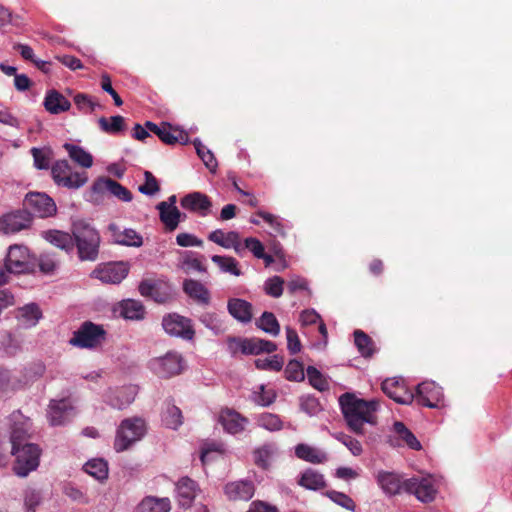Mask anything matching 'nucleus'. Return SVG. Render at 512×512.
I'll use <instances>...</instances> for the list:
<instances>
[{
	"label": "nucleus",
	"mask_w": 512,
	"mask_h": 512,
	"mask_svg": "<svg viewBox=\"0 0 512 512\" xmlns=\"http://www.w3.org/2000/svg\"><path fill=\"white\" fill-rule=\"evenodd\" d=\"M147 366L157 377L168 379L183 372L185 360L181 353L171 350L163 356L150 359Z\"/></svg>",
	"instance_id": "nucleus-5"
},
{
	"label": "nucleus",
	"mask_w": 512,
	"mask_h": 512,
	"mask_svg": "<svg viewBox=\"0 0 512 512\" xmlns=\"http://www.w3.org/2000/svg\"><path fill=\"white\" fill-rule=\"evenodd\" d=\"M182 266L187 271L193 270L200 273H205L207 271L197 254L192 251L184 252Z\"/></svg>",
	"instance_id": "nucleus-56"
},
{
	"label": "nucleus",
	"mask_w": 512,
	"mask_h": 512,
	"mask_svg": "<svg viewBox=\"0 0 512 512\" xmlns=\"http://www.w3.org/2000/svg\"><path fill=\"white\" fill-rule=\"evenodd\" d=\"M307 377L309 383L318 391H326L329 389V383L324 375L314 366L307 367Z\"/></svg>",
	"instance_id": "nucleus-50"
},
{
	"label": "nucleus",
	"mask_w": 512,
	"mask_h": 512,
	"mask_svg": "<svg viewBox=\"0 0 512 512\" xmlns=\"http://www.w3.org/2000/svg\"><path fill=\"white\" fill-rule=\"evenodd\" d=\"M301 409L309 416H314L321 411V405L316 397L304 396L301 398Z\"/></svg>",
	"instance_id": "nucleus-63"
},
{
	"label": "nucleus",
	"mask_w": 512,
	"mask_h": 512,
	"mask_svg": "<svg viewBox=\"0 0 512 512\" xmlns=\"http://www.w3.org/2000/svg\"><path fill=\"white\" fill-rule=\"evenodd\" d=\"M254 364L259 370L278 372L283 368L284 360L279 355H273L271 357L257 358Z\"/></svg>",
	"instance_id": "nucleus-48"
},
{
	"label": "nucleus",
	"mask_w": 512,
	"mask_h": 512,
	"mask_svg": "<svg viewBox=\"0 0 512 512\" xmlns=\"http://www.w3.org/2000/svg\"><path fill=\"white\" fill-rule=\"evenodd\" d=\"M42 495L39 490L27 488L24 491V507L27 512H35L37 506L41 503Z\"/></svg>",
	"instance_id": "nucleus-58"
},
{
	"label": "nucleus",
	"mask_w": 512,
	"mask_h": 512,
	"mask_svg": "<svg viewBox=\"0 0 512 512\" xmlns=\"http://www.w3.org/2000/svg\"><path fill=\"white\" fill-rule=\"evenodd\" d=\"M255 492L254 484L248 480H239L227 483L224 487V493L229 500H250Z\"/></svg>",
	"instance_id": "nucleus-23"
},
{
	"label": "nucleus",
	"mask_w": 512,
	"mask_h": 512,
	"mask_svg": "<svg viewBox=\"0 0 512 512\" xmlns=\"http://www.w3.org/2000/svg\"><path fill=\"white\" fill-rule=\"evenodd\" d=\"M156 209L159 211V218L168 231H174L179 223L186 218L177 207L167 208L165 203H158Z\"/></svg>",
	"instance_id": "nucleus-35"
},
{
	"label": "nucleus",
	"mask_w": 512,
	"mask_h": 512,
	"mask_svg": "<svg viewBox=\"0 0 512 512\" xmlns=\"http://www.w3.org/2000/svg\"><path fill=\"white\" fill-rule=\"evenodd\" d=\"M376 480L380 488L387 495H395L403 488L400 476L394 472L379 471Z\"/></svg>",
	"instance_id": "nucleus-37"
},
{
	"label": "nucleus",
	"mask_w": 512,
	"mask_h": 512,
	"mask_svg": "<svg viewBox=\"0 0 512 512\" xmlns=\"http://www.w3.org/2000/svg\"><path fill=\"white\" fill-rule=\"evenodd\" d=\"M392 433L388 437V443L392 447H407L411 450L422 449L420 441L413 432L401 421H395L392 426Z\"/></svg>",
	"instance_id": "nucleus-16"
},
{
	"label": "nucleus",
	"mask_w": 512,
	"mask_h": 512,
	"mask_svg": "<svg viewBox=\"0 0 512 512\" xmlns=\"http://www.w3.org/2000/svg\"><path fill=\"white\" fill-rule=\"evenodd\" d=\"M258 425L265 430L274 432L282 429V421L278 415L263 413L258 418Z\"/></svg>",
	"instance_id": "nucleus-54"
},
{
	"label": "nucleus",
	"mask_w": 512,
	"mask_h": 512,
	"mask_svg": "<svg viewBox=\"0 0 512 512\" xmlns=\"http://www.w3.org/2000/svg\"><path fill=\"white\" fill-rule=\"evenodd\" d=\"M58 260L53 254L43 253L38 260V266L42 273L53 274L58 267Z\"/></svg>",
	"instance_id": "nucleus-59"
},
{
	"label": "nucleus",
	"mask_w": 512,
	"mask_h": 512,
	"mask_svg": "<svg viewBox=\"0 0 512 512\" xmlns=\"http://www.w3.org/2000/svg\"><path fill=\"white\" fill-rule=\"evenodd\" d=\"M114 314L126 320H142L145 316V308L140 301L125 299L113 308Z\"/></svg>",
	"instance_id": "nucleus-24"
},
{
	"label": "nucleus",
	"mask_w": 512,
	"mask_h": 512,
	"mask_svg": "<svg viewBox=\"0 0 512 512\" xmlns=\"http://www.w3.org/2000/svg\"><path fill=\"white\" fill-rule=\"evenodd\" d=\"M276 399V393L274 390H266L264 385H260L259 391L253 393V400L256 404L267 407L271 405Z\"/></svg>",
	"instance_id": "nucleus-57"
},
{
	"label": "nucleus",
	"mask_w": 512,
	"mask_h": 512,
	"mask_svg": "<svg viewBox=\"0 0 512 512\" xmlns=\"http://www.w3.org/2000/svg\"><path fill=\"white\" fill-rule=\"evenodd\" d=\"M414 400L428 408H439L444 395L442 388L434 381H424L417 385Z\"/></svg>",
	"instance_id": "nucleus-13"
},
{
	"label": "nucleus",
	"mask_w": 512,
	"mask_h": 512,
	"mask_svg": "<svg viewBox=\"0 0 512 512\" xmlns=\"http://www.w3.org/2000/svg\"><path fill=\"white\" fill-rule=\"evenodd\" d=\"M76 410L70 397L52 399L47 410V417L52 426H62L70 422Z\"/></svg>",
	"instance_id": "nucleus-10"
},
{
	"label": "nucleus",
	"mask_w": 512,
	"mask_h": 512,
	"mask_svg": "<svg viewBox=\"0 0 512 512\" xmlns=\"http://www.w3.org/2000/svg\"><path fill=\"white\" fill-rule=\"evenodd\" d=\"M146 126L149 128L152 134L156 135L161 141H163L166 144L187 142V135L182 132H178L177 134L173 133L172 128L169 124L163 123L160 126H158L151 121H147Z\"/></svg>",
	"instance_id": "nucleus-31"
},
{
	"label": "nucleus",
	"mask_w": 512,
	"mask_h": 512,
	"mask_svg": "<svg viewBox=\"0 0 512 512\" xmlns=\"http://www.w3.org/2000/svg\"><path fill=\"white\" fill-rule=\"evenodd\" d=\"M111 241L114 244L127 247H140L143 244L142 236L132 228H121L115 223L108 225Z\"/></svg>",
	"instance_id": "nucleus-20"
},
{
	"label": "nucleus",
	"mask_w": 512,
	"mask_h": 512,
	"mask_svg": "<svg viewBox=\"0 0 512 512\" xmlns=\"http://www.w3.org/2000/svg\"><path fill=\"white\" fill-rule=\"evenodd\" d=\"M199 322L209 329L214 335H220L225 332L224 322L216 312L206 311L198 316Z\"/></svg>",
	"instance_id": "nucleus-42"
},
{
	"label": "nucleus",
	"mask_w": 512,
	"mask_h": 512,
	"mask_svg": "<svg viewBox=\"0 0 512 512\" xmlns=\"http://www.w3.org/2000/svg\"><path fill=\"white\" fill-rule=\"evenodd\" d=\"M162 327L167 334L185 341H192L195 330L191 319L176 313L168 314L162 319Z\"/></svg>",
	"instance_id": "nucleus-9"
},
{
	"label": "nucleus",
	"mask_w": 512,
	"mask_h": 512,
	"mask_svg": "<svg viewBox=\"0 0 512 512\" xmlns=\"http://www.w3.org/2000/svg\"><path fill=\"white\" fill-rule=\"evenodd\" d=\"M236 233L237 231H229L225 233L221 229H216L209 233L208 240L225 249H230L232 240L236 239Z\"/></svg>",
	"instance_id": "nucleus-49"
},
{
	"label": "nucleus",
	"mask_w": 512,
	"mask_h": 512,
	"mask_svg": "<svg viewBox=\"0 0 512 512\" xmlns=\"http://www.w3.org/2000/svg\"><path fill=\"white\" fill-rule=\"evenodd\" d=\"M146 423L140 417L126 418L121 421L116 431L114 449L117 452L128 450L146 434Z\"/></svg>",
	"instance_id": "nucleus-4"
},
{
	"label": "nucleus",
	"mask_w": 512,
	"mask_h": 512,
	"mask_svg": "<svg viewBox=\"0 0 512 512\" xmlns=\"http://www.w3.org/2000/svg\"><path fill=\"white\" fill-rule=\"evenodd\" d=\"M242 354L244 355H258L261 353H273L277 350V345L266 339L257 337L243 338Z\"/></svg>",
	"instance_id": "nucleus-33"
},
{
	"label": "nucleus",
	"mask_w": 512,
	"mask_h": 512,
	"mask_svg": "<svg viewBox=\"0 0 512 512\" xmlns=\"http://www.w3.org/2000/svg\"><path fill=\"white\" fill-rule=\"evenodd\" d=\"M63 147L71 160H93V156L89 152L76 144L65 143Z\"/></svg>",
	"instance_id": "nucleus-62"
},
{
	"label": "nucleus",
	"mask_w": 512,
	"mask_h": 512,
	"mask_svg": "<svg viewBox=\"0 0 512 512\" xmlns=\"http://www.w3.org/2000/svg\"><path fill=\"white\" fill-rule=\"evenodd\" d=\"M339 405L348 428L355 434L362 435L365 424H377L376 413L380 410L378 399L364 400L347 392L339 397Z\"/></svg>",
	"instance_id": "nucleus-1"
},
{
	"label": "nucleus",
	"mask_w": 512,
	"mask_h": 512,
	"mask_svg": "<svg viewBox=\"0 0 512 512\" xmlns=\"http://www.w3.org/2000/svg\"><path fill=\"white\" fill-rule=\"evenodd\" d=\"M11 453L15 456L13 471L17 476L26 477L38 468L41 454L38 445L26 443L20 447H12Z\"/></svg>",
	"instance_id": "nucleus-6"
},
{
	"label": "nucleus",
	"mask_w": 512,
	"mask_h": 512,
	"mask_svg": "<svg viewBox=\"0 0 512 512\" xmlns=\"http://www.w3.org/2000/svg\"><path fill=\"white\" fill-rule=\"evenodd\" d=\"M256 216L270 226L271 232L269 234L273 237L285 238L287 237L288 231L292 228L289 221L264 210H258Z\"/></svg>",
	"instance_id": "nucleus-28"
},
{
	"label": "nucleus",
	"mask_w": 512,
	"mask_h": 512,
	"mask_svg": "<svg viewBox=\"0 0 512 512\" xmlns=\"http://www.w3.org/2000/svg\"><path fill=\"white\" fill-rule=\"evenodd\" d=\"M11 435L10 441L12 447H20L26 444L30 437L31 422L20 411H15L10 415Z\"/></svg>",
	"instance_id": "nucleus-17"
},
{
	"label": "nucleus",
	"mask_w": 512,
	"mask_h": 512,
	"mask_svg": "<svg viewBox=\"0 0 512 512\" xmlns=\"http://www.w3.org/2000/svg\"><path fill=\"white\" fill-rule=\"evenodd\" d=\"M43 237L46 241L68 254L74 251L73 234L60 230H48L43 232Z\"/></svg>",
	"instance_id": "nucleus-34"
},
{
	"label": "nucleus",
	"mask_w": 512,
	"mask_h": 512,
	"mask_svg": "<svg viewBox=\"0 0 512 512\" xmlns=\"http://www.w3.org/2000/svg\"><path fill=\"white\" fill-rule=\"evenodd\" d=\"M41 318L42 311L36 303H28L18 308L16 312L18 325L25 329L34 327Z\"/></svg>",
	"instance_id": "nucleus-30"
},
{
	"label": "nucleus",
	"mask_w": 512,
	"mask_h": 512,
	"mask_svg": "<svg viewBox=\"0 0 512 512\" xmlns=\"http://www.w3.org/2000/svg\"><path fill=\"white\" fill-rule=\"evenodd\" d=\"M4 265L6 270L13 274H23L31 271L32 265L29 261L28 248L24 245H11L8 249Z\"/></svg>",
	"instance_id": "nucleus-11"
},
{
	"label": "nucleus",
	"mask_w": 512,
	"mask_h": 512,
	"mask_svg": "<svg viewBox=\"0 0 512 512\" xmlns=\"http://www.w3.org/2000/svg\"><path fill=\"white\" fill-rule=\"evenodd\" d=\"M298 484L307 490L317 491L326 486V481L323 474L308 468L301 473Z\"/></svg>",
	"instance_id": "nucleus-38"
},
{
	"label": "nucleus",
	"mask_w": 512,
	"mask_h": 512,
	"mask_svg": "<svg viewBox=\"0 0 512 512\" xmlns=\"http://www.w3.org/2000/svg\"><path fill=\"white\" fill-rule=\"evenodd\" d=\"M353 335L354 344L360 355L364 358L372 357L376 352V347L371 337L362 330H355Z\"/></svg>",
	"instance_id": "nucleus-41"
},
{
	"label": "nucleus",
	"mask_w": 512,
	"mask_h": 512,
	"mask_svg": "<svg viewBox=\"0 0 512 512\" xmlns=\"http://www.w3.org/2000/svg\"><path fill=\"white\" fill-rule=\"evenodd\" d=\"M333 437L345 445L352 455L359 456L362 454V445L357 439L343 432H336L333 434Z\"/></svg>",
	"instance_id": "nucleus-53"
},
{
	"label": "nucleus",
	"mask_w": 512,
	"mask_h": 512,
	"mask_svg": "<svg viewBox=\"0 0 512 512\" xmlns=\"http://www.w3.org/2000/svg\"><path fill=\"white\" fill-rule=\"evenodd\" d=\"M219 422L226 432L234 435L245 429L247 419L234 410L225 409L219 415Z\"/></svg>",
	"instance_id": "nucleus-29"
},
{
	"label": "nucleus",
	"mask_w": 512,
	"mask_h": 512,
	"mask_svg": "<svg viewBox=\"0 0 512 512\" xmlns=\"http://www.w3.org/2000/svg\"><path fill=\"white\" fill-rule=\"evenodd\" d=\"M198 490V484L189 477H182L176 483V496L178 503L183 508L191 506L196 492Z\"/></svg>",
	"instance_id": "nucleus-26"
},
{
	"label": "nucleus",
	"mask_w": 512,
	"mask_h": 512,
	"mask_svg": "<svg viewBox=\"0 0 512 512\" xmlns=\"http://www.w3.org/2000/svg\"><path fill=\"white\" fill-rule=\"evenodd\" d=\"M98 123L101 130L109 134H118L124 129V118L120 115L101 117Z\"/></svg>",
	"instance_id": "nucleus-47"
},
{
	"label": "nucleus",
	"mask_w": 512,
	"mask_h": 512,
	"mask_svg": "<svg viewBox=\"0 0 512 512\" xmlns=\"http://www.w3.org/2000/svg\"><path fill=\"white\" fill-rule=\"evenodd\" d=\"M71 231L74 237V248H77L78 258L81 261H96L100 247L98 231L84 221L73 223Z\"/></svg>",
	"instance_id": "nucleus-3"
},
{
	"label": "nucleus",
	"mask_w": 512,
	"mask_h": 512,
	"mask_svg": "<svg viewBox=\"0 0 512 512\" xmlns=\"http://www.w3.org/2000/svg\"><path fill=\"white\" fill-rule=\"evenodd\" d=\"M137 394V387L134 385L122 386L115 389H108L104 394V401L115 409H124L130 405Z\"/></svg>",
	"instance_id": "nucleus-19"
},
{
	"label": "nucleus",
	"mask_w": 512,
	"mask_h": 512,
	"mask_svg": "<svg viewBox=\"0 0 512 512\" xmlns=\"http://www.w3.org/2000/svg\"><path fill=\"white\" fill-rule=\"evenodd\" d=\"M276 453L277 446L274 443H265L254 450V461L258 467L266 469L270 466L271 459Z\"/></svg>",
	"instance_id": "nucleus-43"
},
{
	"label": "nucleus",
	"mask_w": 512,
	"mask_h": 512,
	"mask_svg": "<svg viewBox=\"0 0 512 512\" xmlns=\"http://www.w3.org/2000/svg\"><path fill=\"white\" fill-rule=\"evenodd\" d=\"M403 489L424 503L431 502L435 498L436 489L430 478L412 477L403 481Z\"/></svg>",
	"instance_id": "nucleus-15"
},
{
	"label": "nucleus",
	"mask_w": 512,
	"mask_h": 512,
	"mask_svg": "<svg viewBox=\"0 0 512 512\" xmlns=\"http://www.w3.org/2000/svg\"><path fill=\"white\" fill-rule=\"evenodd\" d=\"M211 260L215 265H217L221 273L230 274L236 277L243 274L239 268V262L234 257L213 255L211 256Z\"/></svg>",
	"instance_id": "nucleus-39"
},
{
	"label": "nucleus",
	"mask_w": 512,
	"mask_h": 512,
	"mask_svg": "<svg viewBox=\"0 0 512 512\" xmlns=\"http://www.w3.org/2000/svg\"><path fill=\"white\" fill-rule=\"evenodd\" d=\"M382 391L398 404L410 405L414 401V393L396 378H387L382 382Z\"/></svg>",
	"instance_id": "nucleus-18"
},
{
	"label": "nucleus",
	"mask_w": 512,
	"mask_h": 512,
	"mask_svg": "<svg viewBox=\"0 0 512 512\" xmlns=\"http://www.w3.org/2000/svg\"><path fill=\"white\" fill-rule=\"evenodd\" d=\"M129 273V265L126 262H109L96 267L91 276L107 284L121 283Z\"/></svg>",
	"instance_id": "nucleus-12"
},
{
	"label": "nucleus",
	"mask_w": 512,
	"mask_h": 512,
	"mask_svg": "<svg viewBox=\"0 0 512 512\" xmlns=\"http://www.w3.org/2000/svg\"><path fill=\"white\" fill-rule=\"evenodd\" d=\"M287 338V349L290 354H296L301 350V342L296 330L287 326L285 328Z\"/></svg>",
	"instance_id": "nucleus-64"
},
{
	"label": "nucleus",
	"mask_w": 512,
	"mask_h": 512,
	"mask_svg": "<svg viewBox=\"0 0 512 512\" xmlns=\"http://www.w3.org/2000/svg\"><path fill=\"white\" fill-rule=\"evenodd\" d=\"M284 373L289 381L301 382L305 379L303 364L295 359L288 362Z\"/></svg>",
	"instance_id": "nucleus-52"
},
{
	"label": "nucleus",
	"mask_w": 512,
	"mask_h": 512,
	"mask_svg": "<svg viewBox=\"0 0 512 512\" xmlns=\"http://www.w3.org/2000/svg\"><path fill=\"white\" fill-rule=\"evenodd\" d=\"M51 162H34L38 170H47ZM51 173L53 180L59 186L66 188H80L88 180L84 169L92 167L94 162H53Z\"/></svg>",
	"instance_id": "nucleus-2"
},
{
	"label": "nucleus",
	"mask_w": 512,
	"mask_h": 512,
	"mask_svg": "<svg viewBox=\"0 0 512 512\" xmlns=\"http://www.w3.org/2000/svg\"><path fill=\"white\" fill-rule=\"evenodd\" d=\"M162 421L167 428L178 429L183 424L181 410L173 403L168 402L162 415Z\"/></svg>",
	"instance_id": "nucleus-46"
},
{
	"label": "nucleus",
	"mask_w": 512,
	"mask_h": 512,
	"mask_svg": "<svg viewBox=\"0 0 512 512\" xmlns=\"http://www.w3.org/2000/svg\"><path fill=\"white\" fill-rule=\"evenodd\" d=\"M284 280L280 276L268 278L263 285L265 293L273 298H279L283 293Z\"/></svg>",
	"instance_id": "nucleus-55"
},
{
	"label": "nucleus",
	"mask_w": 512,
	"mask_h": 512,
	"mask_svg": "<svg viewBox=\"0 0 512 512\" xmlns=\"http://www.w3.org/2000/svg\"><path fill=\"white\" fill-rule=\"evenodd\" d=\"M145 183L138 187V191L146 196H153L160 189L156 178L149 171L144 172Z\"/></svg>",
	"instance_id": "nucleus-60"
},
{
	"label": "nucleus",
	"mask_w": 512,
	"mask_h": 512,
	"mask_svg": "<svg viewBox=\"0 0 512 512\" xmlns=\"http://www.w3.org/2000/svg\"><path fill=\"white\" fill-rule=\"evenodd\" d=\"M168 498L146 497L137 506V512H169Z\"/></svg>",
	"instance_id": "nucleus-40"
},
{
	"label": "nucleus",
	"mask_w": 512,
	"mask_h": 512,
	"mask_svg": "<svg viewBox=\"0 0 512 512\" xmlns=\"http://www.w3.org/2000/svg\"><path fill=\"white\" fill-rule=\"evenodd\" d=\"M43 105L50 114H60L70 109V101L56 90H49L44 98Z\"/></svg>",
	"instance_id": "nucleus-36"
},
{
	"label": "nucleus",
	"mask_w": 512,
	"mask_h": 512,
	"mask_svg": "<svg viewBox=\"0 0 512 512\" xmlns=\"http://www.w3.org/2000/svg\"><path fill=\"white\" fill-rule=\"evenodd\" d=\"M95 193L109 192L123 202H131L133 199L132 193L123 185L110 178H99L92 186Z\"/></svg>",
	"instance_id": "nucleus-22"
},
{
	"label": "nucleus",
	"mask_w": 512,
	"mask_h": 512,
	"mask_svg": "<svg viewBox=\"0 0 512 512\" xmlns=\"http://www.w3.org/2000/svg\"><path fill=\"white\" fill-rule=\"evenodd\" d=\"M84 471L98 481H104L108 477V464L102 458H95L87 461Z\"/></svg>",
	"instance_id": "nucleus-45"
},
{
	"label": "nucleus",
	"mask_w": 512,
	"mask_h": 512,
	"mask_svg": "<svg viewBox=\"0 0 512 512\" xmlns=\"http://www.w3.org/2000/svg\"><path fill=\"white\" fill-rule=\"evenodd\" d=\"M24 210L30 213V217L48 218L53 216L57 207L54 200L44 192H29L24 201Z\"/></svg>",
	"instance_id": "nucleus-8"
},
{
	"label": "nucleus",
	"mask_w": 512,
	"mask_h": 512,
	"mask_svg": "<svg viewBox=\"0 0 512 512\" xmlns=\"http://www.w3.org/2000/svg\"><path fill=\"white\" fill-rule=\"evenodd\" d=\"M255 325L263 332L276 337L280 333V324L272 312L265 311L256 320Z\"/></svg>",
	"instance_id": "nucleus-44"
},
{
	"label": "nucleus",
	"mask_w": 512,
	"mask_h": 512,
	"mask_svg": "<svg viewBox=\"0 0 512 512\" xmlns=\"http://www.w3.org/2000/svg\"><path fill=\"white\" fill-rule=\"evenodd\" d=\"M32 218L27 210L19 209L0 216V233L11 235L30 227Z\"/></svg>",
	"instance_id": "nucleus-14"
},
{
	"label": "nucleus",
	"mask_w": 512,
	"mask_h": 512,
	"mask_svg": "<svg viewBox=\"0 0 512 512\" xmlns=\"http://www.w3.org/2000/svg\"><path fill=\"white\" fill-rule=\"evenodd\" d=\"M294 453L298 459L312 464H324L328 461L325 450L305 443L297 444L294 447Z\"/></svg>",
	"instance_id": "nucleus-27"
},
{
	"label": "nucleus",
	"mask_w": 512,
	"mask_h": 512,
	"mask_svg": "<svg viewBox=\"0 0 512 512\" xmlns=\"http://www.w3.org/2000/svg\"><path fill=\"white\" fill-rule=\"evenodd\" d=\"M74 103L80 111L85 113L93 112L99 106L90 96L84 93L76 94L74 96Z\"/></svg>",
	"instance_id": "nucleus-61"
},
{
	"label": "nucleus",
	"mask_w": 512,
	"mask_h": 512,
	"mask_svg": "<svg viewBox=\"0 0 512 512\" xmlns=\"http://www.w3.org/2000/svg\"><path fill=\"white\" fill-rule=\"evenodd\" d=\"M252 304L241 298H230L227 302L228 313L242 324L250 323L253 318Z\"/></svg>",
	"instance_id": "nucleus-25"
},
{
	"label": "nucleus",
	"mask_w": 512,
	"mask_h": 512,
	"mask_svg": "<svg viewBox=\"0 0 512 512\" xmlns=\"http://www.w3.org/2000/svg\"><path fill=\"white\" fill-rule=\"evenodd\" d=\"M183 291L200 305L210 304V291L201 282L194 279H185L183 282Z\"/></svg>",
	"instance_id": "nucleus-32"
},
{
	"label": "nucleus",
	"mask_w": 512,
	"mask_h": 512,
	"mask_svg": "<svg viewBox=\"0 0 512 512\" xmlns=\"http://www.w3.org/2000/svg\"><path fill=\"white\" fill-rule=\"evenodd\" d=\"M105 336L106 331L101 325L86 321L73 333L69 343L79 348H95L105 340Z\"/></svg>",
	"instance_id": "nucleus-7"
},
{
	"label": "nucleus",
	"mask_w": 512,
	"mask_h": 512,
	"mask_svg": "<svg viewBox=\"0 0 512 512\" xmlns=\"http://www.w3.org/2000/svg\"><path fill=\"white\" fill-rule=\"evenodd\" d=\"M325 495L335 504L341 506L348 511H355L356 505L354 500L347 494L335 490H330Z\"/></svg>",
	"instance_id": "nucleus-51"
},
{
	"label": "nucleus",
	"mask_w": 512,
	"mask_h": 512,
	"mask_svg": "<svg viewBox=\"0 0 512 512\" xmlns=\"http://www.w3.org/2000/svg\"><path fill=\"white\" fill-rule=\"evenodd\" d=\"M181 207L190 212L198 213L200 216H207L212 208L210 198L202 192H191L186 194L180 201Z\"/></svg>",
	"instance_id": "nucleus-21"
}]
</instances>
